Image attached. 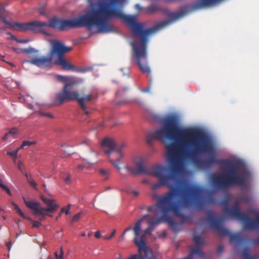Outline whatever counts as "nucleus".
Instances as JSON below:
<instances>
[{
    "label": "nucleus",
    "mask_w": 259,
    "mask_h": 259,
    "mask_svg": "<svg viewBox=\"0 0 259 259\" xmlns=\"http://www.w3.org/2000/svg\"><path fill=\"white\" fill-rule=\"evenodd\" d=\"M162 123L161 128L148 134L147 137V142L149 145H152L154 140L172 141L165 145L166 150L165 156L169 166L161 165L159 167L154 168L150 173L151 176L158 179V183L152 185V189L156 190L163 186L169 189L168 192L162 195L154 194L153 197L157 201L170 192L171 200H174L176 196L180 194L183 187L191 185L180 179L177 176L182 168L184 160H189L192 162L190 138L183 136L180 132L181 130L190 128H180L177 117L172 115L164 117Z\"/></svg>",
    "instance_id": "f257e3e1"
},
{
    "label": "nucleus",
    "mask_w": 259,
    "mask_h": 259,
    "mask_svg": "<svg viewBox=\"0 0 259 259\" xmlns=\"http://www.w3.org/2000/svg\"><path fill=\"white\" fill-rule=\"evenodd\" d=\"M121 4L122 0H99L84 14L73 19H61L55 17L49 22L34 21L19 23L12 21L10 28L19 31H32L47 34L46 27L63 31L68 28L82 27L91 30L96 27L97 32L107 33L114 30L113 26L109 22L110 19L117 18L122 21V10L114 7Z\"/></svg>",
    "instance_id": "f03ea898"
},
{
    "label": "nucleus",
    "mask_w": 259,
    "mask_h": 259,
    "mask_svg": "<svg viewBox=\"0 0 259 259\" xmlns=\"http://www.w3.org/2000/svg\"><path fill=\"white\" fill-rule=\"evenodd\" d=\"M184 137H190L192 163L198 169H206L214 164H220L227 168L223 175L214 174L211 181L216 190H224L232 186H244L248 172L240 169L239 164L229 159H218L214 155L215 149L208 137L196 128L182 129Z\"/></svg>",
    "instance_id": "7ed1b4c3"
},
{
    "label": "nucleus",
    "mask_w": 259,
    "mask_h": 259,
    "mask_svg": "<svg viewBox=\"0 0 259 259\" xmlns=\"http://www.w3.org/2000/svg\"><path fill=\"white\" fill-rule=\"evenodd\" d=\"M203 189L202 187L196 185L191 184L190 186L183 187L178 195L179 198L178 201L171 200V193H169L166 196L167 198V204L168 213L172 212L175 216L180 218L183 222L189 219L188 217L183 214V208H190L194 207L200 209L204 207L203 202L200 200Z\"/></svg>",
    "instance_id": "20e7f679"
},
{
    "label": "nucleus",
    "mask_w": 259,
    "mask_h": 259,
    "mask_svg": "<svg viewBox=\"0 0 259 259\" xmlns=\"http://www.w3.org/2000/svg\"><path fill=\"white\" fill-rule=\"evenodd\" d=\"M72 48L66 47L59 41H54L52 49L47 56L36 57L30 60H25L24 63H29L41 68L51 67L53 60L56 65H60L63 70H71L73 72L84 73L89 68H78L70 64L64 58V54L70 52Z\"/></svg>",
    "instance_id": "39448f33"
},
{
    "label": "nucleus",
    "mask_w": 259,
    "mask_h": 259,
    "mask_svg": "<svg viewBox=\"0 0 259 259\" xmlns=\"http://www.w3.org/2000/svg\"><path fill=\"white\" fill-rule=\"evenodd\" d=\"M79 83V81L78 80H73L66 83L62 90L57 93L55 102L56 104L61 105L65 102L77 101L84 114L88 115L92 112V110L85 104V103L91 101L93 97L91 94L83 95L80 97L77 91L73 89V87Z\"/></svg>",
    "instance_id": "423d86ee"
},
{
    "label": "nucleus",
    "mask_w": 259,
    "mask_h": 259,
    "mask_svg": "<svg viewBox=\"0 0 259 259\" xmlns=\"http://www.w3.org/2000/svg\"><path fill=\"white\" fill-rule=\"evenodd\" d=\"M223 204L224 212L232 218L244 222L243 226L245 229L253 230L259 226V217L255 220L250 219L247 214L241 211L238 201H236L231 208L229 207L227 202H224ZM252 242L255 245L259 244V237L253 240Z\"/></svg>",
    "instance_id": "0eeeda50"
},
{
    "label": "nucleus",
    "mask_w": 259,
    "mask_h": 259,
    "mask_svg": "<svg viewBox=\"0 0 259 259\" xmlns=\"http://www.w3.org/2000/svg\"><path fill=\"white\" fill-rule=\"evenodd\" d=\"M207 221L210 227L217 231L223 237L229 236L230 243L239 244L242 238L239 234H232L223 225V219L214 217L211 211H208Z\"/></svg>",
    "instance_id": "6e6552de"
},
{
    "label": "nucleus",
    "mask_w": 259,
    "mask_h": 259,
    "mask_svg": "<svg viewBox=\"0 0 259 259\" xmlns=\"http://www.w3.org/2000/svg\"><path fill=\"white\" fill-rule=\"evenodd\" d=\"M167 198L166 196L163 197L160 199L156 202L155 205H152L149 206L147 208L148 212H151L155 210L156 208L160 210L162 214L160 217L154 219L153 220L150 221L148 222V225L155 227L163 222L168 223L171 226L176 225L175 221L168 215V209L167 204Z\"/></svg>",
    "instance_id": "1a4fd4ad"
},
{
    "label": "nucleus",
    "mask_w": 259,
    "mask_h": 259,
    "mask_svg": "<svg viewBox=\"0 0 259 259\" xmlns=\"http://www.w3.org/2000/svg\"><path fill=\"white\" fill-rule=\"evenodd\" d=\"M23 199L26 206L31 209L33 213L36 215H42L44 217L46 215L45 212H54L59 207L58 205L55 203V200L48 199L44 196L41 197V199L48 206L47 208L41 207L40 204L35 200H28L24 197Z\"/></svg>",
    "instance_id": "9d476101"
},
{
    "label": "nucleus",
    "mask_w": 259,
    "mask_h": 259,
    "mask_svg": "<svg viewBox=\"0 0 259 259\" xmlns=\"http://www.w3.org/2000/svg\"><path fill=\"white\" fill-rule=\"evenodd\" d=\"M143 219H141L138 220L135 225L133 229V231L135 234V238L134 239V243L136 244L138 249H139V245L142 247V250L147 251L151 253H154L152 249L147 246L146 244L147 237L145 235H141L140 237V233L141 231V223Z\"/></svg>",
    "instance_id": "9b49d317"
},
{
    "label": "nucleus",
    "mask_w": 259,
    "mask_h": 259,
    "mask_svg": "<svg viewBox=\"0 0 259 259\" xmlns=\"http://www.w3.org/2000/svg\"><path fill=\"white\" fill-rule=\"evenodd\" d=\"M135 163L139 173L146 174L150 175V173L155 167H159L161 165H155L149 169L146 166V160L143 157H138L135 160Z\"/></svg>",
    "instance_id": "f8f14e48"
},
{
    "label": "nucleus",
    "mask_w": 259,
    "mask_h": 259,
    "mask_svg": "<svg viewBox=\"0 0 259 259\" xmlns=\"http://www.w3.org/2000/svg\"><path fill=\"white\" fill-rule=\"evenodd\" d=\"M101 146L103 147L108 148L107 150H104V152L108 155L115 152L116 143L113 139L109 138H105L101 142Z\"/></svg>",
    "instance_id": "ddd939ff"
},
{
    "label": "nucleus",
    "mask_w": 259,
    "mask_h": 259,
    "mask_svg": "<svg viewBox=\"0 0 259 259\" xmlns=\"http://www.w3.org/2000/svg\"><path fill=\"white\" fill-rule=\"evenodd\" d=\"M126 147V144L124 143H122L119 145L116 144V147L115 149V154L117 156V158L114 159L110 157V162L117 168L118 170L120 169V167L116 162L119 161L123 157V154L121 152L122 149Z\"/></svg>",
    "instance_id": "4468645a"
},
{
    "label": "nucleus",
    "mask_w": 259,
    "mask_h": 259,
    "mask_svg": "<svg viewBox=\"0 0 259 259\" xmlns=\"http://www.w3.org/2000/svg\"><path fill=\"white\" fill-rule=\"evenodd\" d=\"M12 204L13 206L14 209L16 211L18 214H19L23 219L28 220L32 223L33 228H38L41 225V223L40 222L37 221H33L30 218L26 217L19 208V206L14 202H12Z\"/></svg>",
    "instance_id": "2eb2a0df"
},
{
    "label": "nucleus",
    "mask_w": 259,
    "mask_h": 259,
    "mask_svg": "<svg viewBox=\"0 0 259 259\" xmlns=\"http://www.w3.org/2000/svg\"><path fill=\"white\" fill-rule=\"evenodd\" d=\"M249 250L247 247H245L242 252L243 259H258L255 255H251L249 253Z\"/></svg>",
    "instance_id": "dca6fc26"
},
{
    "label": "nucleus",
    "mask_w": 259,
    "mask_h": 259,
    "mask_svg": "<svg viewBox=\"0 0 259 259\" xmlns=\"http://www.w3.org/2000/svg\"><path fill=\"white\" fill-rule=\"evenodd\" d=\"M161 10V8L157 4H152L146 8V12L148 14H153Z\"/></svg>",
    "instance_id": "f3484780"
},
{
    "label": "nucleus",
    "mask_w": 259,
    "mask_h": 259,
    "mask_svg": "<svg viewBox=\"0 0 259 259\" xmlns=\"http://www.w3.org/2000/svg\"><path fill=\"white\" fill-rule=\"evenodd\" d=\"M0 21L3 22L5 26H0V30H5L7 28L11 27V25L12 24V21H8L6 18L0 15Z\"/></svg>",
    "instance_id": "a211bd4d"
},
{
    "label": "nucleus",
    "mask_w": 259,
    "mask_h": 259,
    "mask_svg": "<svg viewBox=\"0 0 259 259\" xmlns=\"http://www.w3.org/2000/svg\"><path fill=\"white\" fill-rule=\"evenodd\" d=\"M57 79L61 81L62 82H65L66 83H67L70 81H73V80H77L76 79L72 78V77H68L65 76L63 75H57Z\"/></svg>",
    "instance_id": "6ab92c4d"
},
{
    "label": "nucleus",
    "mask_w": 259,
    "mask_h": 259,
    "mask_svg": "<svg viewBox=\"0 0 259 259\" xmlns=\"http://www.w3.org/2000/svg\"><path fill=\"white\" fill-rule=\"evenodd\" d=\"M99 173L102 177H104V180H107L110 174V170L106 169H100L99 170Z\"/></svg>",
    "instance_id": "aec40b11"
},
{
    "label": "nucleus",
    "mask_w": 259,
    "mask_h": 259,
    "mask_svg": "<svg viewBox=\"0 0 259 259\" xmlns=\"http://www.w3.org/2000/svg\"><path fill=\"white\" fill-rule=\"evenodd\" d=\"M17 165L18 169L21 171V172L25 176H27L28 174L24 170V165L22 161H18L17 162Z\"/></svg>",
    "instance_id": "412c9836"
},
{
    "label": "nucleus",
    "mask_w": 259,
    "mask_h": 259,
    "mask_svg": "<svg viewBox=\"0 0 259 259\" xmlns=\"http://www.w3.org/2000/svg\"><path fill=\"white\" fill-rule=\"evenodd\" d=\"M125 168L126 169V170L128 171H129L130 173H131L133 175H137L138 174H140V173H139V171H138L136 166V167L126 166Z\"/></svg>",
    "instance_id": "4be33fe9"
},
{
    "label": "nucleus",
    "mask_w": 259,
    "mask_h": 259,
    "mask_svg": "<svg viewBox=\"0 0 259 259\" xmlns=\"http://www.w3.org/2000/svg\"><path fill=\"white\" fill-rule=\"evenodd\" d=\"M36 143L35 142H30L28 141H24L22 142L21 146L19 148L20 149H23L25 146H30L31 145H34Z\"/></svg>",
    "instance_id": "5701e85b"
},
{
    "label": "nucleus",
    "mask_w": 259,
    "mask_h": 259,
    "mask_svg": "<svg viewBox=\"0 0 259 259\" xmlns=\"http://www.w3.org/2000/svg\"><path fill=\"white\" fill-rule=\"evenodd\" d=\"M154 230V228H153V227H152L150 225H148V228L146 230H144V233L142 235H145L146 237L147 235H151L152 232H153V231Z\"/></svg>",
    "instance_id": "b1692460"
},
{
    "label": "nucleus",
    "mask_w": 259,
    "mask_h": 259,
    "mask_svg": "<svg viewBox=\"0 0 259 259\" xmlns=\"http://www.w3.org/2000/svg\"><path fill=\"white\" fill-rule=\"evenodd\" d=\"M82 214H83V213L82 212H80L79 213L75 214L73 217V218L71 220V223H73L74 222L78 221Z\"/></svg>",
    "instance_id": "393cba45"
},
{
    "label": "nucleus",
    "mask_w": 259,
    "mask_h": 259,
    "mask_svg": "<svg viewBox=\"0 0 259 259\" xmlns=\"http://www.w3.org/2000/svg\"><path fill=\"white\" fill-rule=\"evenodd\" d=\"M63 181L66 184H70L71 183V175L70 174H66L65 177L62 178Z\"/></svg>",
    "instance_id": "a878e982"
},
{
    "label": "nucleus",
    "mask_w": 259,
    "mask_h": 259,
    "mask_svg": "<svg viewBox=\"0 0 259 259\" xmlns=\"http://www.w3.org/2000/svg\"><path fill=\"white\" fill-rule=\"evenodd\" d=\"M22 52L23 53L31 54V53H36L38 52V51L35 50L33 48L30 47L29 48H26V49H23Z\"/></svg>",
    "instance_id": "bb28decb"
},
{
    "label": "nucleus",
    "mask_w": 259,
    "mask_h": 259,
    "mask_svg": "<svg viewBox=\"0 0 259 259\" xmlns=\"http://www.w3.org/2000/svg\"><path fill=\"white\" fill-rule=\"evenodd\" d=\"M28 183L35 189L37 190V184L33 180H29V176L27 175L25 176Z\"/></svg>",
    "instance_id": "cd10ccee"
},
{
    "label": "nucleus",
    "mask_w": 259,
    "mask_h": 259,
    "mask_svg": "<svg viewBox=\"0 0 259 259\" xmlns=\"http://www.w3.org/2000/svg\"><path fill=\"white\" fill-rule=\"evenodd\" d=\"M71 204H69L67 205V207H63L61 209V210L60 212V215L61 214V213L63 212H65V214L66 215L68 214L69 213V210L70 208L71 207Z\"/></svg>",
    "instance_id": "c85d7f7f"
},
{
    "label": "nucleus",
    "mask_w": 259,
    "mask_h": 259,
    "mask_svg": "<svg viewBox=\"0 0 259 259\" xmlns=\"http://www.w3.org/2000/svg\"><path fill=\"white\" fill-rule=\"evenodd\" d=\"M127 91V88H124L123 89L118 90L116 93V98H120V97L122 96V93L123 92H125Z\"/></svg>",
    "instance_id": "c756f323"
},
{
    "label": "nucleus",
    "mask_w": 259,
    "mask_h": 259,
    "mask_svg": "<svg viewBox=\"0 0 259 259\" xmlns=\"http://www.w3.org/2000/svg\"><path fill=\"white\" fill-rule=\"evenodd\" d=\"M0 187L3 189L5 190L9 195H11V191L9 190V189L7 187V186L4 185L1 182V181H0Z\"/></svg>",
    "instance_id": "7c9ffc66"
},
{
    "label": "nucleus",
    "mask_w": 259,
    "mask_h": 259,
    "mask_svg": "<svg viewBox=\"0 0 259 259\" xmlns=\"http://www.w3.org/2000/svg\"><path fill=\"white\" fill-rule=\"evenodd\" d=\"M207 203L209 204H213L215 203V200L212 196L209 195L207 197Z\"/></svg>",
    "instance_id": "2f4dec72"
},
{
    "label": "nucleus",
    "mask_w": 259,
    "mask_h": 259,
    "mask_svg": "<svg viewBox=\"0 0 259 259\" xmlns=\"http://www.w3.org/2000/svg\"><path fill=\"white\" fill-rule=\"evenodd\" d=\"M20 150L19 148H18L15 151H8L7 153V154L10 156H11L12 157L15 156L16 155H17L18 151Z\"/></svg>",
    "instance_id": "473e14b6"
},
{
    "label": "nucleus",
    "mask_w": 259,
    "mask_h": 259,
    "mask_svg": "<svg viewBox=\"0 0 259 259\" xmlns=\"http://www.w3.org/2000/svg\"><path fill=\"white\" fill-rule=\"evenodd\" d=\"M18 132V130L17 128H16L15 127H13L10 130V131L9 132V133H10V135L13 136V135H15V134H17Z\"/></svg>",
    "instance_id": "72a5a7b5"
},
{
    "label": "nucleus",
    "mask_w": 259,
    "mask_h": 259,
    "mask_svg": "<svg viewBox=\"0 0 259 259\" xmlns=\"http://www.w3.org/2000/svg\"><path fill=\"white\" fill-rule=\"evenodd\" d=\"M115 233H116V230H113L112 231V232L111 233L110 236H104L103 238L104 239H106V240H110L115 235Z\"/></svg>",
    "instance_id": "f704fd0d"
},
{
    "label": "nucleus",
    "mask_w": 259,
    "mask_h": 259,
    "mask_svg": "<svg viewBox=\"0 0 259 259\" xmlns=\"http://www.w3.org/2000/svg\"><path fill=\"white\" fill-rule=\"evenodd\" d=\"M132 229V227L131 226H129L127 228H126L123 231L122 235V238H123L124 237V236L125 235V233L129 231H131Z\"/></svg>",
    "instance_id": "c9c22d12"
},
{
    "label": "nucleus",
    "mask_w": 259,
    "mask_h": 259,
    "mask_svg": "<svg viewBox=\"0 0 259 259\" xmlns=\"http://www.w3.org/2000/svg\"><path fill=\"white\" fill-rule=\"evenodd\" d=\"M224 250L223 245H219L217 249V252L218 253L221 254Z\"/></svg>",
    "instance_id": "e433bc0d"
},
{
    "label": "nucleus",
    "mask_w": 259,
    "mask_h": 259,
    "mask_svg": "<svg viewBox=\"0 0 259 259\" xmlns=\"http://www.w3.org/2000/svg\"><path fill=\"white\" fill-rule=\"evenodd\" d=\"M55 256L56 257L57 259H61L63 258V251L61 250V254L58 255V253L57 252H56L55 253Z\"/></svg>",
    "instance_id": "4c0bfd02"
},
{
    "label": "nucleus",
    "mask_w": 259,
    "mask_h": 259,
    "mask_svg": "<svg viewBox=\"0 0 259 259\" xmlns=\"http://www.w3.org/2000/svg\"><path fill=\"white\" fill-rule=\"evenodd\" d=\"M135 8L138 11H141L143 9V8L142 7H141L140 4L135 5Z\"/></svg>",
    "instance_id": "58836bf2"
},
{
    "label": "nucleus",
    "mask_w": 259,
    "mask_h": 259,
    "mask_svg": "<svg viewBox=\"0 0 259 259\" xmlns=\"http://www.w3.org/2000/svg\"><path fill=\"white\" fill-rule=\"evenodd\" d=\"M84 165L83 164H79L77 166L76 169L78 171H81L84 168Z\"/></svg>",
    "instance_id": "ea45409f"
},
{
    "label": "nucleus",
    "mask_w": 259,
    "mask_h": 259,
    "mask_svg": "<svg viewBox=\"0 0 259 259\" xmlns=\"http://www.w3.org/2000/svg\"><path fill=\"white\" fill-rule=\"evenodd\" d=\"M10 133H6L5 136L3 137L2 138V140L3 141H6L8 138H9V137L10 136Z\"/></svg>",
    "instance_id": "a19ab883"
},
{
    "label": "nucleus",
    "mask_w": 259,
    "mask_h": 259,
    "mask_svg": "<svg viewBox=\"0 0 259 259\" xmlns=\"http://www.w3.org/2000/svg\"><path fill=\"white\" fill-rule=\"evenodd\" d=\"M95 236L96 238H99L101 236V233L99 231H97L95 234Z\"/></svg>",
    "instance_id": "79ce46f5"
},
{
    "label": "nucleus",
    "mask_w": 259,
    "mask_h": 259,
    "mask_svg": "<svg viewBox=\"0 0 259 259\" xmlns=\"http://www.w3.org/2000/svg\"><path fill=\"white\" fill-rule=\"evenodd\" d=\"M150 90H151L150 87H149L146 88L145 89L142 90V92L143 93H150Z\"/></svg>",
    "instance_id": "37998d69"
},
{
    "label": "nucleus",
    "mask_w": 259,
    "mask_h": 259,
    "mask_svg": "<svg viewBox=\"0 0 259 259\" xmlns=\"http://www.w3.org/2000/svg\"><path fill=\"white\" fill-rule=\"evenodd\" d=\"M242 200L244 201H245V202H248L250 201V198L248 196H244L242 197Z\"/></svg>",
    "instance_id": "c03bdc74"
},
{
    "label": "nucleus",
    "mask_w": 259,
    "mask_h": 259,
    "mask_svg": "<svg viewBox=\"0 0 259 259\" xmlns=\"http://www.w3.org/2000/svg\"><path fill=\"white\" fill-rule=\"evenodd\" d=\"M42 115L44 116H48V117H49L50 118H53V115L51 114H50V113H43L42 114Z\"/></svg>",
    "instance_id": "a18cd8bd"
},
{
    "label": "nucleus",
    "mask_w": 259,
    "mask_h": 259,
    "mask_svg": "<svg viewBox=\"0 0 259 259\" xmlns=\"http://www.w3.org/2000/svg\"><path fill=\"white\" fill-rule=\"evenodd\" d=\"M39 14L42 16H45L46 15L45 10L42 9H40L39 10Z\"/></svg>",
    "instance_id": "49530a36"
},
{
    "label": "nucleus",
    "mask_w": 259,
    "mask_h": 259,
    "mask_svg": "<svg viewBox=\"0 0 259 259\" xmlns=\"http://www.w3.org/2000/svg\"><path fill=\"white\" fill-rule=\"evenodd\" d=\"M91 152L93 154V155L96 157L97 155V153L96 151H95L93 149H91Z\"/></svg>",
    "instance_id": "de8ad7c7"
},
{
    "label": "nucleus",
    "mask_w": 259,
    "mask_h": 259,
    "mask_svg": "<svg viewBox=\"0 0 259 259\" xmlns=\"http://www.w3.org/2000/svg\"><path fill=\"white\" fill-rule=\"evenodd\" d=\"M28 41V39H21V40H18V42H22V43H26Z\"/></svg>",
    "instance_id": "09e8293b"
},
{
    "label": "nucleus",
    "mask_w": 259,
    "mask_h": 259,
    "mask_svg": "<svg viewBox=\"0 0 259 259\" xmlns=\"http://www.w3.org/2000/svg\"><path fill=\"white\" fill-rule=\"evenodd\" d=\"M127 102H127V101H126V100H122V101H120V102H119L117 103V104H118V105H120V104H121L126 103H127Z\"/></svg>",
    "instance_id": "8fccbe9b"
},
{
    "label": "nucleus",
    "mask_w": 259,
    "mask_h": 259,
    "mask_svg": "<svg viewBox=\"0 0 259 259\" xmlns=\"http://www.w3.org/2000/svg\"><path fill=\"white\" fill-rule=\"evenodd\" d=\"M11 242H8V243L6 244L7 247L8 249H9V250H10V248H11Z\"/></svg>",
    "instance_id": "3c124183"
},
{
    "label": "nucleus",
    "mask_w": 259,
    "mask_h": 259,
    "mask_svg": "<svg viewBox=\"0 0 259 259\" xmlns=\"http://www.w3.org/2000/svg\"><path fill=\"white\" fill-rule=\"evenodd\" d=\"M82 144H86V145H90V142L89 141H87V140H84L82 142Z\"/></svg>",
    "instance_id": "603ef678"
},
{
    "label": "nucleus",
    "mask_w": 259,
    "mask_h": 259,
    "mask_svg": "<svg viewBox=\"0 0 259 259\" xmlns=\"http://www.w3.org/2000/svg\"><path fill=\"white\" fill-rule=\"evenodd\" d=\"M132 193L135 196H137L139 194V192L136 191H133Z\"/></svg>",
    "instance_id": "864d4df0"
},
{
    "label": "nucleus",
    "mask_w": 259,
    "mask_h": 259,
    "mask_svg": "<svg viewBox=\"0 0 259 259\" xmlns=\"http://www.w3.org/2000/svg\"><path fill=\"white\" fill-rule=\"evenodd\" d=\"M17 155H16V156H13V157H12L13 158L14 162L15 163H17V162H16V159H17Z\"/></svg>",
    "instance_id": "5fc2aeb1"
},
{
    "label": "nucleus",
    "mask_w": 259,
    "mask_h": 259,
    "mask_svg": "<svg viewBox=\"0 0 259 259\" xmlns=\"http://www.w3.org/2000/svg\"><path fill=\"white\" fill-rule=\"evenodd\" d=\"M4 10V7H1V6H0V13H1V12H2V11H3V10Z\"/></svg>",
    "instance_id": "6e6d98bb"
},
{
    "label": "nucleus",
    "mask_w": 259,
    "mask_h": 259,
    "mask_svg": "<svg viewBox=\"0 0 259 259\" xmlns=\"http://www.w3.org/2000/svg\"><path fill=\"white\" fill-rule=\"evenodd\" d=\"M40 215L41 216V217L40 218H39V220L40 221H42L44 218H45V216L43 217V215Z\"/></svg>",
    "instance_id": "4d7b16f0"
},
{
    "label": "nucleus",
    "mask_w": 259,
    "mask_h": 259,
    "mask_svg": "<svg viewBox=\"0 0 259 259\" xmlns=\"http://www.w3.org/2000/svg\"><path fill=\"white\" fill-rule=\"evenodd\" d=\"M104 123H100V124H99V126H100V127H103V126H104Z\"/></svg>",
    "instance_id": "13d9d810"
},
{
    "label": "nucleus",
    "mask_w": 259,
    "mask_h": 259,
    "mask_svg": "<svg viewBox=\"0 0 259 259\" xmlns=\"http://www.w3.org/2000/svg\"><path fill=\"white\" fill-rule=\"evenodd\" d=\"M9 65H10L12 66H15L12 63L7 62Z\"/></svg>",
    "instance_id": "bf43d9fd"
},
{
    "label": "nucleus",
    "mask_w": 259,
    "mask_h": 259,
    "mask_svg": "<svg viewBox=\"0 0 259 259\" xmlns=\"http://www.w3.org/2000/svg\"><path fill=\"white\" fill-rule=\"evenodd\" d=\"M86 235L85 233H83L81 234V236L84 237Z\"/></svg>",
    "instance_id": "052dcab7"
},
{
    "label": "nucleus",
    "mask_w": 259,
    "mask_h": 259,
    "mask_svg": "<svg viewBox=\"0 0 259 259\" xmlns=\"http://www.w3.org/2000/svg\"><path fill=\"white\" fill-rule=\"evenodd\" d=\"M92 235V232L88 234V236L89 237H90Z\"/></svg>",
    "instance_id": "680f3d73"
},
{
    "label": "nucleus",
    "mask_w": 259,
    "mask_h": 259,
    "mask_svg": "<svg viewBox=\"0 0 259 259\" xmlns=\"http://www.w3.org/2000/svg\"><path fill=\"white\" fill-rule=\"evenodd\" d=\"M30 177H31V176H29V180H32V179H30Z\"/></svg>",
    "instance_id": "e2e57ef3"
},
{
    "label": "nucleus",
    "mask_w": 259,
    "mask_h": 259,
    "mask_svg": "<svg viewBox=\"0 0 259 259\" xmlns=\"http://www.w3.org/2000/svg\"><path fill=\"white\" fill-rule=\"evenodd\" d=\"M148 214L145 215L144 216V218H146V217H148Z\"/></svg>",
    "instance_id": "0e129e2a"
},
{
    "label": "nucleus",
    "mask_w": 259,
    "mask_h": 259,
    "mask_svg": "<svg viewBox=\"0 0 259 259\" xmlns=\"http://www.w3.org/2000/svg\"><path fill=\"white\" fill-rule=\"evenodd\" d=\"M19 222H20V220H19V221H18V222L17 223V224H18V225H19Z\"/></svg>",
    "instance_id": "69168bd1"
},
{
    "label": "nucleus",
    "mask_w": 259,
    "mask_h": 259,
    "mask_svg": "<svg viewBox=\"0 0 259 259\" xmlns=\"http://www.w3.org/2000/svg\"><path fill=\"white\" fill-rule=\"evenodd\" d=\"M1 60L3 61H5V60L3 59H2Z\"/></svg>",
    "instance_id": "338daca9"
},
{
    "label": "nucleus",
    "mask_w": 259,
    "mask_h": 259,
    "mask_svg": "<svg viewBox=\"0 0 259 259\" xmlns=\"http://www.w3.org/2000/svg\"><path fill=\"white\" fill-rule=\"evenodd\" d=\"M48 215L50 216V217H51L52 215H49V214H47Z\"/></svg>",
    "instance_id": "774afa93"
}]
</instances>
